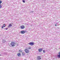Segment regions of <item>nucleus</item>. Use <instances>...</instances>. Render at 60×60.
I'll return each mask as SVG.
<instances>
[{"label": "nucleus", "instance_id": "nucleus-1", "mask_svg": "<svg viewBox=\"0 0 60 60\" xmlns=\"http://www.w3.org/2000/svg\"><path fill=\"white\" fill-rule=\"evenodd\" d=\"M10 45L12 47L15 46V43L14 42L12 41L10 43Z\"/></svg>", "mask_w": 60, "mask_h": 60}, {"label": "nucleus", "instance_id": "nucleus-2", "mask_svg": "<svg viewBox=\"0 0 60 60\" xmlns=\"http://www.w3.org/2000/svg\"><path fill=\"white\" fill-rule=\"evenodd\" d=\"M25 52L27 53H28L29 52V51L28 50V49H25L24 50Z\"/></svg>", "mask_w": 60, "mask_h": 60}, {"label": "nucleus", "instance_id": "nucleus-3", "mask_svg": "<svg viewBox=\"0 0 60 60\" xmlns=\"http://www.w3.org/2000/svg\"><path fill=\"white\" fill-rule=\"evenodd\" d=\"M20 28L22 29H24L25 28V26L23 25H22L20 26Z\"/></svg>", "mask_w": 60, "mask_h": 60}, {"label": "nucleus", "instance_id": "nucleus-4", "mask_svg": "<svg viewBox=\"0 0 60 60\" xmlns=\"http://www.w3.org/2000/svg\"><path fill=\"white\" fill-rule=\"evenodd\" d=\"M34 43L33 42L30 43H29V44L31 46H33V45H34Z\"/></svg>", "mask_w": 60, "mask_h": 60}, {"label": "nucleus", "instance_id": "nucleus-5", "mask_svg": "<svg viewBox=\"0 0 60 60\" xmlns=\"http://www.w3.org/2000/svg\"><path fill=\"white\" fill-rule=\"evenodd\" d=\"M37 59L38 60H41V57L39 56H38L37 57Z\"/></svg>", "mask_w": 60, "mask_h": 60}, {"label": "nucleus", "instance_id": "nucleus-6", "mask_svg": "<svg viewBox=\"0 0 60 60\" xmlns=\"http://www.w3.org/2000/svg\"><path fill=\"white\" fill-rule=\"evenodd\" d=\"M21 34H24L25 33V31L22 30V31H21Z\"/></svg>", "mask_w": 60, "mask_h": 60}, {"label": "nucleus", "instance_id": "nucleus-7", "mask_svg": "<svg viewBox=\"0 0 60 60\" xmlns=\"http://www.w3.org/2000/svg\"><path fill=\"white\" fill-rule=\"evenodd\" d=\"M42 51V48L38 49V51L39 52H41V51Z\"/></svg>", "mask_w": 60, "mask_h": 60}, {"label": "nucleus", "instance_id": "nucleus-8", "mask_svg": "<svg viewBox=\"0 0 60 60\" xmlns=\"http://www.w3.org/2000/svg\"><path fill=\"white\" fill-rule=\"evenodd\" d=\"M58 54L59 55H57V56L59 58H60V52H59L58 53Z\"/></svg>", "mask_w": 60, "mask_h": 60}, {"label": "nucleus", "instance_id": "nucleus-9", "mask_svg": "<svg viewBox=\"0 0 60 60\" xmlns=\"http://www.w3.org/2000/svg\"><path fill=\"white\" fill-rule=\"evenodd\" d=\"M17 55H18V56H21V54H20V53H19Z\"/></svg>", "mask_w": 60, "mask_h": 60}, {"label": "nucleus", "instance_id": "nucleus-10", "mask_svg": "<svg viewBox=\"0 0 60 60\" xmlns=\"http://www.w3.org/2000/svg\"><path fill=\"white\" fill-rule=\"evenodd\" d=\"M12 26L11 25V24H10L9 26H8V27H9Z\"/></svg>", "mask_w": 60, "mask_h": 60}, {"label": "nucleus", "instance_id": "nucleus-11", "mask_svg": "<svg viewBox=\"0 0 60 60\" xmlns=\"http://www.w3.org/2000/svg\"><path fill=\"white\" fill-rule=\"evenodd\" d=\"M6 26V25H5V24H4L3 25V26L4 27H5V26Z\"/></svg>", "mask_w": 60, "mask_h": 60}, {"label": "nucleus", "instance_id": "nucleus-12", "mask_svg": "<svg viewBox=\"0 0 60 60\" xmlns=\"http://www.w3.org/2000/svg\"><path fill=\"white\" fill-rule=\"evenodd\" d=\"M31 49V48L30 47H29L28 48V49Z\"/></svg>", "mask_w": 60, "mask_h": 60}, {"label": "nucleus", "instance_id": "nucleus-13", "mask_svg": "<svg viewBox=\"0 0 60 60\" xmlns=\"http://www.w3.org/2000/svg\"><path fill=\"white\" fill-rule=\"evenodd\" d=\"M22 2H23V3H25V0H22Z\"/></svg>", "mask_w": 60, "mask_h": 60}, {"label": "nucleus", "instance_id": "nucleus-14", "mask_svg": "<svg viewBox=\"0 0 60 60\" xmlns=\"http://www.w3.org/2000/svg\"><path fill=\"white\" fill-rule=\"evenodd\" d=\"M43 52H44V53H45V50H43Z\"/></svg>", "mask_w": 60, "mask_h": 60}, {"label": "nucleus", "instance_id": "nucleus-15", "mask_svg": "<svg viewBox=\"0 0 60 60\" xmlns=\"http://www.w3.org/2000/svg\"><path fill=\"white\" fill-rule=\"evenodd\" d=\"M2 7V6H0V8H1Z\"/></svg>", "mask_w": 60, "mask_h": 60}, {"label": "nucleus", "instance_id": "nucleus-16", "mask_svg": "<svg viewBox=\"0 0 60 60\" xmlns=\"http://www.w3.org/2000/svg\"><path fill=\"white\" fill-rule=\"evenodd\" d=\"M2 3V1H0V4H1Z\"/></svg>", "mask_w": 60, "mask_h": 60}, {"label": "nucleus", "instance_id": "nucleus-17", "mask_svg": "<svg viewBox=\"0 0 60 60\" xmlns=\"http://www.w3.org/2000/svg\"><path fill=\"white\" fill-rule=\"evenodd\" d=\"M4 27L3 26H2V28H3Z\"/></svg>", "mask_w": 60, "mask_h": 60}, {"label": "nucleus", "instance_id": "nucleus-18", "mask_svg": "<svg viewBox=\"0 0 60 60\" xmlns=\"http://www.w3.org/2000/svg\"><path fill=\"white\" fill-rule=\"evenodd\" d=\"M22 54V55H24V54H23V53Z\"/></svg>", "mask_w": 60, "mask_h": 60}, {"label": "nucleus", "instance_id": "nucleus-19", "mask_svg": "<svg viewBox=\"0 0 60 60\" xmlns=\"http://www.w3.org/2000/svg\"><path fill=\"white\" fill-rule=\"evenodd\" d=\"M5 29H6V30H7V28H6Z\"/></svg>", "mask_w": 60, "mask_h": 60}, {"label": "nucleus", "instance_id": "nucleus-20", "mask_svg": "<svg viewBox=\"0 0 60 60\" xmlns=\"http://www.w3.org/2000/svg\"><path fill=\"white\" fill-rule=\"evenodd\" d=\"M55 26H56V24H55Z\"/></svg>", "mask_w": 60, "mask_h": 60}, {"label": "nucleus", "instance_id": "nucleus-21", "mask_svg": "<svg viewBox=\"0 0 60 60\" xmlns=\"http://www.w3.org/2000/svg\"><path fill=\"white\" fill-rule=\"evenodd\" d=\"M20 50H19V52H20Z\"/></svg>", "mask_w": 60, "mask_h": 60}, {"label": "nucleus", "instance_id": "nucleus-22", "mask_svg": "<svg viewBox=\"0 0 60 60\" xmlns=\"http://www.w3.org/2000/svg\"><path fill=\"white\" fill-rule=\"evenodd\" d=\"M1 55L0 54V56H1Z\"/></svg>", "mask_w": 60, "mask_h": 60}]
</instances>
